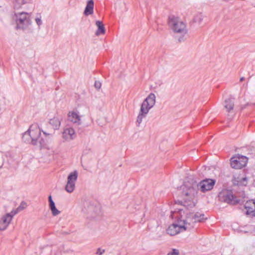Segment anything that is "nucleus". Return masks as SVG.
Returning a JSON list of instances; mask_svg holds the SVG:
<instances>
[{"mask_svg": "<svg viewBox=\"0 0 255 255\" xmlns=\"http://www.w3.org/2000/svg\"><path fill=\"white\" fill-rule=\"evenodd\" d=\"M28 130L32 138V144L38 145V140L41 135V130L38 125L36 124L32 125Z\"/></svg>", "mask_w": 255, "mask_h": 255, "instance_id": "obj_9", "label": "nucleus"}, {"mask_svg": "<svg viewBox=\"0 0 255 255\" xmlns=\"http://www.w3.org/2000/svg\"><path fill=\"white\" fill-rule=\"evenodd\" d=\"M13 2V8L18 9L21 7V5L25 4H28V7L29 9L28 11H21L17 12H15L13 16H20L22 14L29 15L31 14L30 10H32L34 8V4L32 2L31 0H12Z\"/></svg>", "mask_w": 255, "mask_h": 255, "instance_id": "obj_7", "label": "nucleus"}, {"mask_svg": "<svg viewBox=\"0 0 255 255\" xmlns=\"http://www.w3.org/2000/svg\"><path fill=\"white\" fill-rule=\"evenodd\" d=\"M216 183V180L207 178L200 181L199 183L195 182L192 183L185 182L182 186V194L186 196H194L197 193V189L205 193L211 190Z\"/></svg>", "mask_w": 255, "mask_h": 255, "instance_id": "obj_1", "label": "nucleus"}, {"mask_svg": "<svg viewBox=\"0 0 255 255\" xmlns=\"http://www.w3.org/2000/svg\"><path fill=\"white\" fill-rule=\"evenodd\" d=\"M15 215V212H10L1 217L0 219V231H4L7 228Z\"/></svg>", "mask_w": 255, "mask_h": 255, "instance_id": "obj_10", "label": "nucleus"}, {"mask_svg": "<svg viewBox=\"0 0 255 255\" xmlns=\"http://www.w3.org/2000/svg\"><path fill=\"white\" fill-rule=\"evenodd\" d=\"M169 27L175 33H178L182 34L178 40L179 42H183L186 38L184 37L187 30L185 23L179 18V17H169L168 20Z\"/></svg>", "mask_w": 255, "mask_h": 255, "instance_id": "obj_2", "label": "nucleus"}, {"mask_svg": "<svg viewBox=\"0 0 255 255\" xmlns=\"http://www.w3.org/2000/svg\"><path fill=\"white\" fill-rule=\"evenodd\" d=\"M16 17L15 20L16 24L15 29H24L28 24L29 19L27 17H20L19 18H17V17Z\"/></svg>", "mask_w": 255, "mask_h": 255, "instance_id": "obj_14", "label": "nucleus"}, {"mask_svg": "<svg viewBox=\"0 0 255 255\" xmlns=\"http://www.w3.org/2000/svg\"><path fill=\"white\" fill-rule=\"evenodd\" d=\"M48 200H49V204L51 203V202L52 203L54 202V201H53V200L52 199V197L51 195L49 196Z\"/></svg>", "mask_w": 255, "mask_h": 255, "instance_id": "obj_33", "label": "nucleus"}, {"mask_svg": "<svg viewBox=\"0 0 255 255\" xmlns=\"http://www.w3.org/2000/svg\"><path fill=\"white\" fill-rule=\"evenodd\" d=\"M43 134H45V135H50V134H49V133H46V132H45V131H43Z\"/></svg>", "mask_w": 255, "mask_h": 255, "instance_id": "obj_35", "label": "nucleus"}, {"mask_svg": "<svg viewBox=\"0 0 255 255\" xmlns=\"http://www.w3.org/2000/svg\"><path fill=\"white\" fill-rule=\"evenodd\" d=\"M248 162V158L243 155H238L231 159V166L233 168L241 169L245 167Z\"/></svg>", "mask_w": 255, "mask_h": 255, "instance_id": "obj_8", "label": "nucleus"}, {"mask_svg": "<svg viewBox=\"0 0 255 255\" xmlns=\"http://www.w3.org/2000/svg\"><path fill=\"white\" fill-rule=\"evenodd\" d=\"M94 1L93 0H90L88 1L86 6L84 13L86 15H91L93 13Z\"/></svg>", "mask_w": 255, "mask_h": 255, "instance_id": "obj_19", "label": "nucleus"}, {"mask_svg": "<svg viewBox=\"0 0 255 255\" xmlns=\"http://www.w3.org/2000/svg\"><path fill=\"white\" fill-rule=\"evenodd\" d=\"M49 208L53 216H57L60 214V211L56 208L54 202L49 204Z\"/></svg>", "mask_w": 255, "mask_h": 255, "instance_id": "obj_24", "label": "nucleus"}, {"mask_svg": "<svg viewBox=\"0 0 255 255\" xmlns=\"http://www.w3.org/2000/svg\"><path fill=\"white\" fill-rule=\"evenodd\" d=\"M174 214V213H172V212H171V216H172V218H173V216Z\"/></svg>", "mask_w": 255, "mask_h": 255, "instance_id": "obj_36", "label": "nucleus"}, {"mask_svg": "<svg viewBox=\"0 0 255 255\" xmlns=\"http://www.w3.org/2000/svg\"><path fill=\"white\" fill-rule=\"evenodd\" d=\"M219 200L228 204L236 205L240 202V199L235 196L232 190L224 189L219 194Z\"/></svg>", "mask_w": 255, "mask_h": 255, "instance_id": "obj_6", "label": "nucleus"}, {"mask_svg": "<svg viewBox=\"0 0 255 255\" xmlns=\"http://www.w3.org/2000/svg\"><path fill=\"white\" fill-rule=\"evenodd\" d=\"M95 87L97 89L99 90L101 87V83L99 81H96L94 84Z\"/></svg>", "mask_w": 255, "mask_h": 255, "instance_id": "obj_30", "label": "nucleus"}, {"mask_svg": "<svg viewBox=\"0 0 255 255\" xmlns=\"http://www.w3.org/2000/svg\"><path fill=\"white\" fill-rule=\"evenodd\" d=\"M105 250H101L100 248L98 249L96 254L98 255H102L105 253Z\"/></svg>", "mask_w": 255, "mask_h": 255, "instance_id": "obj_31", "label": "nucleus"}, {"mask_svg": "<svg viewBox=\"0 0 255 255\" xmlns=\"http://www.w3.org/2000/svg\"><path fill=\"white\" fill-rule=\"evenodd\" d=\"M96 25L98 27V29L95 33L97 36L100 35H104L106 32V29L104 24L101 21L97 20L96 21Z\"/></svg>", "mask_w": 255, "mask_h": 255, "instance_id": "obj_17", "label": "nucleus"}, {"mask_svg": "<svg viewBox=\"0 0 255 255\" xmlns=\"http://www.w3.org/2000/svg\"><path fill=\"white\" fill-rule=\"evenodd\" d=\"M75 184L70 182H67L65 186V190L68 193H72L75 189Z\"/></svg>", "mask_w": 255, "mask_h": 255, "instance_id": "obj_25", "label": "nucleus"}, {"mask_svg": "<svg viewBox=\"0 0 255 255\" xmlns=\"http://www.w3.org/2000/svg\"><path fill=\"white\" fill-rule=\"evenodd\" d=\"M118 6H121V7L123 8V9H122V11L126 10V4H125V2H124L123 1H118L116 2V8H118Z\"/></svg>", "mask_w": 255, "mask_h": 255, "instance_id": "obj_28", "label": "nucleus"}, {"mask_svg": "<svg viewBox=\"0 0 255 255\" xmlns=\"http://www.w3.org/2000/svg\"><path fill=\"white\" fill-rule=\"evenodd\" d=\"M76 137V133L72 128L67 127L64 129L62 132V138L67 141L75 139Z\"/></svg>", "mask_w": 255, "mask_h": 255, "instance_id": "obj_11", "label": "nucleus"}, {"mask_svg": "<svg viewBox=\"0 0 255 255\" xmlns=\"http://www.w3.org/2000/svg\"><path fill=\"white\" fill-rule=\"evenodd\" d=\"M234 101L235 99L231 97L228 98L225 100L224 107L227 112L230 113L233 111L235 106Z\"/></svg>", "mask_w": 255, "mask_h": 255, "instance_id": "obj_15", "label": "nucleus"}, {"mask_svg": "<svg viewBox=\"0 0 255 255\" xmlns=\"http://www.w3.org/2000/svg\"><path fill=\"white\" fill-rule=\"evenodd\" d=\"M155 98L156 97L153 93H150L143 101L136 119L138 126L141 123L142 119L146 117L149 110L154 106Z\"/></svg>", "mask_w": 255, "mask_h": 255, "instance_id": "obj_3", "label": "nucleus"}, {"mask_svg": "<svg viewBox=\"0 0 255 255\" xmlns=\"http://www.w3.org/2000/svg\"><path fill=\"white\" fill-rule=\"evenodd\" d=\"M184 222L189 230L194 228V225L197 222H202L207 219L203 214L197 212L189 213L185 217H183Z\"/></svg>", "mask_w": 255, "mask_h": 255, "instance_id": "obj_5", "label": "nucleus"}, {"mask_svg": "<svg viewBox=\"0 0 255 255\" xmlns=\"http://www.w3.org/2000/svg\"><path fill=\"white\" fill-rule=\"evenodd\" d=\"M100 208L99 206L94 205L88 206L86 209V212L88 214V218H94L100 213Z\"/></svg>", "mask_w": 255, "mask_h": 255, "instance_id": "obj_12", "label": "nucleus"}, {"mask_svg": "<svg viewBox=\"0 0 255 255\" xmlns=\"http://www.w3.org/2000/svg\"><path fill=\"white\" fill-rule=\"evenodd\" d=\"M69 120L74 124L78 125L81 124V119L80 116L75 112H71L68 114Z\"/></svg>", "mask_w": 255, "mask_h": 255, "instance_id": "obj_16", "label": "nucleus"}, {"mask_svg": "<svg viewBox=\"0 0 255 255\" xmlns=\"http://www.w3.org/2000/svg\"><path fill=\"white\" fill-rule=\"evenodd\" d=\"M49 124L52 126L54 129H57L60 126L61 122L58 118L54 117L50 120Z\"/></svg>", "mask_w": 255, "mask_h": 255, "instance_id": "obj_21", "label": "nucleus"}, {"mask_svg": "<svg viewBox=\"0 0 255 255\" xmlns=\"http://www.w3.org/2000/svg\"><path fill=\"white\" fill-rule=\"evenodd\" d=\"M179 251L177 249H172L171 252H169L167 254V255H179Z\"/></svg>", "mask_w": 255, "mask_h": 255, "instance_id": "obj_29", "label": "nucleus"}, {"mask_svg": "<svg viewBox=\"0 0 255 255\" xmlns=\"http://www.w3.org/2000/svg\"><path fill=\"white\" fill-rule=\"evenodd\" d=\"M38 145H39V147L41 148L43 147L46 145L45 141L40 136L39 137V139L38 140Z\"/></svg>", "mask_w": 255, "mask_h": 255, "instance_id": "obj_27", "label": "nucleus"}, {"mask_svg": "<svg viewBox=\"0 0 255 255\" xmlns=\"http://www.w3.org/2000/svg\"><path fill=\"white\" fill-rule=\"evenodd\" d=\"M35 21H36L37 24H38V25H39V26L42 24V20H41V18L39 17H37L35 19Z\"/></svg>", "mask_w": 255, "mask_h": 255, "instance_id": "obj_32", "label": "nucleus"}, {"mask_svg": "<svg viewBox=\"0 0 255 255\" xmlns=\"http://www.w3.org/2000/svg\"><path fill=\"white\" fill-rule=\"evenodd\" d=\"M244 80H245V78L243 77H241V78H240V82H242V81H243Z\"/></svg>", "mask_w": 255, "mask_h": 255, "instance_id": "obj_34", "label": "nucleus"}, {"mask_svg": "<svg viewBox=\"0 0 255 255\" xmlns=\"http://www.w3.org/2000/svg\"><path fill=\"white\" fill-rule=\"evenodd\" d=\"M233 183L239 186H246L248 183V179L246 177L238 176L233 180Z\"/></svg>", "mask_w": 255, "mask_h": 255, "instance_id": "obj_18", "label": "nucleus"}, {"mask_svg": "<svg viewBox=\"0 0 255 255\" xmlns=\"http://www.w3.org/2000/svg\"><path fill=\"white\" fill-rule=\"evenodd\" d=\"M189 230L183 216L178 218L176 223H173L168 227L166 230L167 233L170 236H175L180 232Z\"/></svg>", "mask_w": 255, "mask_h": 255, "instance_id": "obj_4", "label": "nucleus"}, {"mask_svg": "<svg viewBox=\"0 0 255 255\" xmlns=\"http://www.w3.org/2000/svg\"><path fill=\"white\" fill-rule=\"evenodd\" d=\"M78 172L76 170L71 172L67 177V182L74 183L75 184V182L78 178Z\"/></svg>", "mask_w": 255, "mask_h": 255, "instance_id": "obj_20", "label": "nucleus"}, {"mask_svg": "<svg viewBox=\"0 0 255 255\" xmlns=\"http://www.w3.org/2000/svg\"><path fill=\"white\" fill-rule=\"evenodd\" d=\"M203 18L201 17H193L190 21V24L193 26L200 25L202 24Z\"/></svg>", "mask_w": 255, "mask_h": 255, "instance_id": "obj_22", "label": "nucleus"}, {"mask_svg": "<svg viewBox=\"0 0 255 255\" xmlns=\"http://www.w3.org/2000/svg\"><path fill=\"white\" fill-rule=\"evenodd\" d=\"M26 203L25 202H24V201H22L20 205L16 208V210H12L11 211V212L12 213H15V215L19 212L22 211V210H23L24 209H25L26 207Z\"/></svg>", "mask_w": 255, "mask_h": 255, "instance_id": "obj_26", "label": "nucleus"}, {"mask_svg": "<svg viewBox=\"0 0 255 255\" xmlns=\"http://www.w3.org/2000/svg\"><path fill=\"white\" fill-rule=\"evenodd\" d=\"M244 207L246 210L247 215H255V200H251L247 201Z\"/></svg>", "mask_w": 255, "mask_h": 255, "instance_id": "obj_13", "label": "nucleus"}, {"mask_svg": "<svg viewBox=\"0 0 255 255\" xmlns=\"http://www.w3.org/2000/svg\"><path fill=\"white\" fill-rule=\"evenodd\" d=\"M22 138L23 141L24 142L32 144V138H31V136H30V134L28 131V130L23 133Z\"/></svg>", "mask_w": 255, "mask_h": 255, "instance_id": "obj_23", "label": "nucleus"}]
</instances>
